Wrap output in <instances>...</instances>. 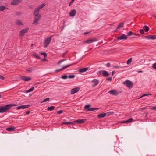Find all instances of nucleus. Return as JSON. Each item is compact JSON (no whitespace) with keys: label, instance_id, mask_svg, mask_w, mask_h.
<instances>
[{"label":"nucleus","instance_id":"1","mask_svg":"<svg viewBox=\"0 0 156 156\" xmlns=\"http://www.w3.org/2000/svg\"><path fill=\"white\" fill-rule=\"evenodd\" d=\"M52 37V36H51L45 40L44 44V48H46L50 44Z\"/></svg>","mask_w":156,"mask_h":156},{"label":"nucleus","instance_id":"2","mask_svg":"<svg viewBox=\"0 0 156 156\" xmlns=\"http://www.w3.org/2000/svg\"><path fill=\"white\" fill-rule=\"evenodd\" d=\"M9 109L7 105L1 106L0 107V113H3L6 112Z\"/></svg>","mask_w":156,"mask_h":156},{"label":"nucleus","instance_id":"3","mask_svg":"<svg viewBox=\"0 0 156 156\" xmlns=\"http://www.w3.org/2000/svg\"><path fill=\"white\" fill-rule=\"evenodd\" d=\"M123 84L129 88H131L133 85V82L129 80L125 81L123 83Z\"/></svg>","mask_w":156,"mask_h":156},{"label":"nucleus","instance_id":"4","mask_svg":"<svg viewBox=\"0 0 156 156\" xmlns=\"http://www.w3.org/2000/svg\"><path fill=\"white\" fill-rule=\"evenodd\" d=\"M90 104L85 105L84 106V108L85 110L88 111H94L96 109H98V108H90Z\"/></svg>","mask_w":156,"mask_h":156},{"label":"nucleus","instance_id":"5","mask_svg":"<svg viewBox=\"0 0 156 156\" xmlns=\"http://www.w3.org/2000/svg\"><path fill=\"white\" fill-rule=\"evenodd\" d=\"M29 30V28H26L21 30L19 34V36L20 37L24 36V34L27 32Z\"/></svg>","mask_w":156,"mask_h":156},{"label":"nucleus","instance_id":"6","mask_svg":"<svg viewBox=\"0 0 156 156\" xmlns=\"http://www.w3.org/2000/svg\"><path fill=\"white\" fill-rule=\"evenodd\" d=\"M29 106L30 105H20L17 107V109L20 110V109H24L28 108Z\"/></svg>","mask_w":156,"mask_h":156},{"label":"nucleus","instance_id":"7","mask_svg":"<svg viewBox=\"0 0 156 156\" xmlns=\"http://www.w3.org/2000/svg\"><path fill=\"white\" fill-rule=\"evenodd\" d=\"M20 79L25 81H28L31 80V78L27 76H21Z\"/></svg>","mask_w":156,"mask_h":156},{"label":"nucleus","instance_id":"8","mask_svg":"<svg viewBox=\"0 0 156 156\" xmlns=\"http://www.w3.org/2000/svg\"><path fill=\"white\" fill-rule=\"evenodd\" d=\"M73 65H74V64H69V65H67L63 66H62V69H57L56 70V71L57 72H59L61 71L63 69H65L67 68V67H68L70 66H72Z\"/></svg>","mask_w":156,"mask_h":156},{"label":"nucleus","instance_id":"9","mask_svg":"<svg viewBox=\"0 0 156 156\" xmlns=\"http://www.w3.org/2000/svg\"><path fill=\"white\" fill-rule=\"evenodd\" d=\"M97 41V40L95 38L93 39H89L87 40L86 41H85L84 43L90 44L94 42H96Z\"/></svg>","mask_w":156,"mask_h":156},{"label":"nucleus","instance_id":"10","mask_svg":"<svg viewBox=\"0 0 156 156\" xmlns=\"http://www.w3.org/2000/svg\"><path fill=\"white\" fill-rule=\"evenodd\" d=\"M91 83L94 84L92 86L93 87H94L97 86L99 83V80L97 79H94L93 80L91 81Z\"/></svg>","mask_w":156,"mask_h":156},{"label":"nucleus","instance_id":"11","mask_svg":"<svg viewBox=\"0 0 156 156\" xmlns=\"http://www.w3.org/2000/svg\"><path fill=\"white\" fill-rule=\"evenodd\" d=\"M80 89V88L78 87H76L72 89L71 91V93L72 94H73L75 93L78 92Z\"/></svg>","mask_w":156,"mask_h":156},{"label":"nucleus","instance_id":"12","mask_svg":"<svg viewBox=\"0 0 156 156\" xmlns=\"http://www.w3.org/2000/svg\"><path fill=\"white\" fill-rule=\"evenodd\" d=\"M108 93L110 94L114 95H117L118 94V92L115 90H113L108 91Z\"/></svg>","mask_w":156,"mask_h":156},{"label":"nucleus","instance_id":"13","mask_svg":"<svg viewBox=\"0 0 156 156\" xmlns=\"http://www.w3.org/2000/svg\"><path fill=\"white\" fill-rule=\"evenodd\" d=\"M117 39L118 40H126L127 39V37L126 36L125 34H123L122 35L120 36L119 37H117Z\"/></svg>","mask_w":156,"mask_h":156},{"label":"nucleus","instance_id":"14","mask_svg":"<svg viewBox=\"0 0 156 156\" xmlns=\"http://www.w3.org/2000/svg\"><path fill=\"white\" fill-rule=\"evenodd\" d=\"M144 37L149 39H156V35H149L145 36Z\"/></svg>","mask_w":156,"mask_h":156},{"label":"nucleus","instance_id":"15","mask_svg":"<svg viewBox=\"0 0 156 156\" xmlns=\"http://www.w3.org/2000/svg\"><path fill=\"white\" fill-rule=\"evenodd\" d=\"M102 72V75L104 77L108 76L109 74V73L106 71L103 70L102 71H99V72Z\"/></svg>","mask_w":156,"mask_h":156},{"label":"nucleus","instance_id":"16","mask_svg":"<svg viewBox=\"0 0 156 156\" xmlns=\"http://www.w3.org/2000/svg\"><path fill=\"white\" fill-rule=\"evenodd\" d=\"M21 0H13L11 3V4L12 5H15L18 4L20 2Z\"/></svg>","mask_w":156,"mask_h":156},{"label":"nucleus","instance_id":"17","mask_svg":"<svg viewBox=\"0 0 156 156\" xmlns=\"http://www.w3.org/2000/svg\"><path fill=\"white\" fill-rule=\"evenodd\" d=\"M86 119H83L80 120H76L74 121V122L77 123L78 124H82L83 123L86 121Z\"/></svg>","mask_w":156,"mask_h":156},{"label":"nucleus","instance_id":"18","mask_svg":"<svg viewBox=\"0 0 156 156\" xmlns=\"http://www.w3.org/2000/svg\"><path fill=\"white\" fill-rule=\"evenodd\" d=\"M76 13V11L75 9H73L69 13V15L71 17H74Z\"/></svg>","mask_w":156,"mask_h":156},{"label":"nucleus","instance_id":"19","mask_svg":"<svg viewBox=\"0 0 156 156\" xmlns=\"http://www.w3.org/2000/svg\"><path fill=\"white\" fill-rule=\"evenodd\" d=\"M40 10V9L38 7L36 8L34 12V15H39L38 12Z\"/></svg>","mask_w":156,"mask_h":156},{"label":"nucleus","instance_id":"20","mask_svg":"<svg viewBox=\"0 0 156 156\" xmlns=\"http://www.w3.org/2000/svg\"><path fill=\"white\" fill-rule=\"evenodd\" d=\"M15 129V128L14 127L12 126L6 128V130L12 132Z\"/></svg>","mask_w":156,"mask_h":156},{"label":"nucleus","instance_id":"21","mask_svg":"<svg viewBox=\"0 0 156 156\" xmlns=\"http://www.w3.org/2000/svg\"><path fill=\"white\" fill-rule=\"evenodd\" d=\"M106 116L105 113H101L98 115V118H104Z\"/></svg>","mask_w":156,"mask_h":156},{"label":"nucleus","instance_id":"22","mask_svg":"<svg viewBox=\"0 0 156 156\" xmlns=\"http://www.w3.org/2000/svg\"><path fill=\"white\" fill-rule=\"evenodd\" d=\"M88 69L87 67L84 68L83 69H80L79 70V72L81 73L84 72L88 70Z\"/></svg>","mask_w":156,"mask_h":156},{"label":"nucleus","instance_id":"23","mask_svg":"<svg viewBox=\"0 0 156 156\" xmlns=\"http://www.w3.org/2000/svg\"><path fill=\"white\" fill-rule=\"evenodd\" d=\"M133 119L132 118H131L128 119L127 120H125L122 122V123H127L128 122H130L133 121Z\"/></svg>","mask_w":156,"mask_h":156},{"label":"nucleus","instance_id":"24","mask_svg":"<svg viewBox=\"0 0 156 156\" xmlns=\"http://www.w3.org/2000/svg\"><path fill=\"white\" fill-rule=\"evenodd\" d=\"M114 113V112L113 111H109L105 113V114L106 115L109 116L113 115Z\"/></svg>","mask_w":156,"mask_h":156},{"label":"nucleus","instance_id":"25","mask_svg":"<svg viewBox=\"0 0 156 156\" xmlns=\"http://www.w3.org/2000/svg\"><path fill=\"white\" fill-rule=\"evenodd\" d=\"M55 108L54 106H51L50 107H48L47 108V110L48 111H52Z\"/></svg>","mask_w":156,"mask_h":156},{"label":"nucleus","instance_id":"26","mask_svg":"<svg viewBox=\"0 0 156 156\" xmlns=\"http://www.w3.org/2000/svg\"><path fill=\"white\" fill-rule=\"evenodd\" d=\"M7 9H8V8H7L4 6H0V11H3Z\"/></svg>","mask_w":156,"mask_h":156},{"label":"nucleus","instance_id":"27","mask_svg":"<svg viewBox=\"0 0 156 156\" xmlns=\"http://www.w3.org/2000/svg\"><path fill=\"white\" fill-rule=\"evenodd\" d=\"M16 24L17 25H23V24L22 23L21 21L19 20H17L16 21Z\"/></svg>","mask_w":156,"mask_h":156},{"label":"nucleus","instance_id":"28","mask_svg":"<svg viewBox=\"0 0 156 156\" xmlns=\"http://www.w3.org/2000/svg\"><path fill=\"white\" fill-rule=\"evenodd\" d=\"M74 123L73 122H63L62 123V124H64V125H69V124H74Z\"/></svg>","mask_w":156,"mask_h":156},{"label":"nucleus","instance_id":"29","mask_svg":"<svg viewBox=\"0 0 156 156\" xmlns=\"http://www.w3.org/2000/svg\"><path fill=\"white\" fill-rule=\"evenodd\" d=\"M35 16L34 19H38L40 20L41 17V16L40 14L37 15H34Z\"/></svg>","mask_w":156,"mask_h":156},{"label":"nucleus","instance_id":"30","mask_svg":"<svg viewBox=\"0 0 156 156\" xmlns=\"http://www.w3.org/2000/svg\"><path fill=\"white\" fill-rule=\"evenodd\" d=\"M39 20L38 19H34V21L33 24H36L37 25L38 24V22Z\"/></svg>","mask_w":156,"mask_h":156},{"label":"nucleus","instance_id":"31","mask_svg":"<svg viewBox=\"0 0 156 156\" xmlns=\"http://www.w3.org/2000/svg\"><path fill=\"white\" fill-rule=\"evenodd\" d=\"M124 25V23L123 22L122 23H121L118 25L117 27V29H119L120 28L122 27Z\"/></svg>","mask_w":156,"mask_h":156},{"label":"nucleus","instance_id":"32","mask_svg":"<svg viewBox=\"0 0 156 156\" xmlns=\"http://www.w3.org/2000/svg\"><path fill=\"white\" fill-rule=\"evenodd\" d=\"M34 87H31L30 89L27 90L26 93H28L33 91L34 90Z\"/></svg>","mask_w":156,"mask_h":156},{"label":"nucleus","instance_id":"33","mask_svg":"<svg viewBox=\"0 0 156 156\" xmlns=\"http://www.w3.org/2000/svg\"><path fill=\"white\" fill-rule=\"evenodd\" d=\"M8 105V107L9 108V109H10L12 107V106H16L17 105H16L15 104H8L7 105Z\"/></svg>","mask_w":156,"mask_h":156},{"label":"nucleus","instance_id":"34","mask_svg":"<svg viewBox=\"0 0 156 156\" xmlns=\"http://www.w3.org/2000/svg\"><path fill=\"white\" fill-rule=\"evenodd\" d=\"M45 5V3H43L39 6L38 8L41 9L42 8H43L44 7Z\"/></svg>","mask_w":156,"mask_h":156},{"label":"nucleus","instance_id":"35","mask_svg":"<svg viewBox=\"0 0 156 156\" xmlns=\"http://www.w3.org/2000/svg\"><path fill=\"white\" fill-rule=\"evenodd\" d=\"M132 58H129L127 61V62H126L127 64L128 65L129 64L132 62Z\"/></svg>","mask_w":156,"mask_h":156},{"label":"nucleus","instance_id":"36","mask_svg":"<svg viewBox=\"0 0 156 156\" xmlns=\"http://www.w3.org/2000/svg\"><path fill=\"white\" fill-rule=\"evenodd\" d=\"M133 34V33L131 31H129L127 33V35L129 36H130L132 35Z\"/></svg>","mask_w":156,"mask_h":156},{"label":"nucleus","instance_id":"37","mask_svg":"<svg viewBox=\"0 0 156 156\" xmlns=\"http://www.w3.org/2000/svg\"><path fill=\"white\" fill-rule=\"evenodd\" d=\"M144 27L146 28V29H145V30L146 32H147L149 30V28L147 26H144Z\"/></svg>","mask_w":156,"mask_h":156},{"label":"nucleus","instance_id":"38","mask_svg":"<svg viewBox=\"0 0 156 156\" xmlns=\"http://www.w3.org/2000/svg\"><path fill=\"white\" fill-rule=\"evenodd\" d=\"M66 60V59H62V60H60V61H59V62H58V65L60 64V63H61L62 62H63L64 61Z\"/></svg>","mask_w":156,"mask_h":156},{"label":"nucleus","instance_id":"39","mask_svg":"<svg viewBox=\"0 0 156 156\" xmlns=\"http://www.w3.org/2000/svg\"><path fill=\"white\" fill-rule=\"evenodd\" d=\"M61 78L62 79H65L67 78H68V76L66 75H64L62 76Z\"/></svg>","mask_w":156,"mask_h":156},{"label":"nucleus","instance_id":"40","mask_svg":"<svg viewBox=\"0 0 156 156\" xmlns=\"http://www.w3.org/2000/svg\"><path fill=\"white\" fill-rule=\"evenodd\" d=\"M151 94H144V95H142L139 98H141L142 97H143L145 96H147L149 95H151Z\"/></svg>","mask_w":156,"mask_h":156},{"label":"nucleus","instance_id":"41","mask_svg":"<svg viewBox=\"0 0 156 156\" xmlns=\"http://www.w3.org/2000/svg\"><path fill=\"white\" fill-rule=\"evenodd\" d=\"M75 76L74 75H70L68 76V78L70 79L74 78H75Z\"/></svg>","mask_w":156,"mask_h":156},{"label":"nucleus","instance_id":"42","mask_svg":"<svg viewBox=\"0 0 156 156\" xmlns=\"http://www.w3.org/2000/svg\"><path fill=\"white\" fill-rule=\"evenodd\" d=\"M49 99H50L49 98H46L45 99H44L43 101H42L41 102V103H43L44 102H45L48 101L49 100Z\"/></svg>","mask_w":156,"mask_h":156},{"label":"nucleus","instance_id":"43","mask_svg":"<svg viewBox=\"0 0 156 156\" xmlns=\"http://www.w3.org/2000/svg\"><path fill=\"white\" fill-rule=\"evenodd\" d=\"M75 0H71V2L69 4V6H70L74 2Z\"/></svg>","mask_w":156,"mask_h":156},{"label":"nucleus","instance_id":"44","mask_svg":"<svg viewBox=\"0 0 156 156\" xmlns=\"http://www.w3.org/2000/svg\"><path fill=\"white\" fill-rule=\"evenodd\" d=\"M112 67L114 69H117V68H121V67L119 66H112Z\"/></svg>","mask_w":156,"mask_h":156},{"label":"nucleus","instance_id":"45","mask_svg":"<svg viewBox=\"0 0 156 156\" xmlns=\"http://www.w3.org/2000/svg\"><path fill=\"white\" fill-rule=\"evenodd\" d=\"M152 67L156 69V62L153 64Z\"/></svg>","mask_w":156,"mask_h":156},{"label":"nucleus","instance_id":"46","mask_svg":"<svg viewBox=\"0 0 156 156\" xmlns=\"http://www.w3.org/2000/svg\"><path fill=\"white\" fill-rule=\"evenodd\" d=\"M33 56L36 58H39V56H38L36 54H33Z\"/></svg>","mask_w":156,"mask_h":156},{"label":"nucleus","instance_id":"47","mask_svg":"<svg viewBox=\"0 0 156 156\" xmlns=\"http://www.w3.org/2000/svg\"><path fill=\"white\" fill-rule=\"evenodd\" d=\"M41 54L44 55V57H46L47 55L46 53L45 52H42Z\"/></svg>","mask_w":156,"mask_h":156},{"label":"nucleus","instance_id":"48","mask_svg":"<svg viewBox=\"0 0 156 156\" xmlns=\"http://www.w3.org/2000/svg\"><path fill=\"white\" fill-rule=\"evenodd\" d=\"M0 79L3 80H5V78L3 76L0 75Z\"/></svg>","mask_w":156,"mask_h":156},{"label":"nucleus","instance_id":"49","mask_svg":"<svg viewBox=\"0 0 156 156\" xmlns=\"http://www.w3.org/2000/svg\"><path fill=\"white\" fill-rule=\"evenodd\" d=\"M140 32L142 34H143L144 32V31L143 29H141L140 30Z\"/></svg>","mask_w":156,"mask_h":156},{"label":"nucleus","instance_id":"50","mask_svg":"<svg viewBox=\"0 0 156 156\" xmlns=\"http://www.w3.org/2000/svg\"><path fill=\"white\" fill-rule=\"evenodd\" d=\"M63 112V111L62 110H60L57 112V113L58 114H60L62 113Z\"/></svg>","mask_w":156,"mask_h":156},{"label":"nucleus","instance_id":"51","mask_svg":"<svg viewBox=\"0 0 156 156\" xmlns=\"http://www.w3.org/2000/svg\"><path fill=\"white\" fill-rule=\"evenodd\" d=\"M107 67H109L110 66V63H108L105 65Z\"/></svg>","mask_w":156,"mask_h":156},{"label":"nucleus","instance_id":"52","mask_svg":"<svg viewBox=\"0 0 156 156\" xmlns=\"http://www.w3.org/2000/svg\"><path fill=\"white\" fill-rule=\"evenodd\" d=\"M133 35L135 36H140V34H136L135 33H133Z\"/></svg>","mask_w":156,"mask_h":156},{"label":"nucleus","instance_id":"53","mask_svg":"<svg viewBox=\"0 0 156 156\" xmlns=\"http://www.w3.org/2000/svg\"><path fill=\"white\" fill-rule=\"evenodd\" d=\"M151 109L154 111H156V106L153 107L151 108Z\"/></svg>","mask_w":156,"mask_h":156},{"label":"nucleus","instance_id":"54","mask_svg":"<svg viewBox=\"0 0 156 156\" xmlns=\"http://www.w3.org/2000/svg\"><path fill=\"white\" fill-rule=\"evenodd\" d=\"M90 34V32H85L84 33V34H85V35H87V34Z\"/></svg>","mask_w":156,"mask_h":156},{"label":"nucleus","instance_id":"55","mask_svg":"<svg viewBox=\"0 0 156 156\" xmlns=\"http://www.w3.org/2000/svg\"><path fill=\"white\" fill-rule=\"evenodd\" d=\"M30 111H27V112H26V114L27 115H28L29 114V113H30Z\"/></svg>","mask_w":156,"mask_h":156},{"label":"nucleus","instance_id":"56","mask_svg":"<svg viewBox=\"0 0 156 156\" xmlns=\"http://www.w3.org/2000/svg\"><path fill=\"white\" fill-rule=\"evenodd\" d=\"M108 79L109 81H111L112 80V78L111 77H109Z\"/></svg>","mask_w":156,"mask_h":156},{"label":"nucleus","instance_id":"57","mask_svg":"<svg viewBox=\"0 0 156 156\" xmlns=\"http://www.w3.org/2000/svg\"><path fill=\"white\" fill-rule=\"evenodd\" d=\"M114 73H115V71H112V75H113L114 74Z\"/></svg>","mask_w":156,"mask_h":156},{"label":"nucleus","instance_id":"58","mask_svg":"<svg viewBox=\"0 0 156 156\" xmlns=\"http://www.w3.org/2000/svg\"><path fill=\"white\" fill-rule=\"evenodd\" d=\"M142 72H143L142 71H140L138 72V73H142Z\"/></svg>","mask_w":156,"mask_h":156},{"label":"nucleus","instance_id":"59","mask_svg":"<svg viewBox=\"0 0 156 156\" xmlns=\"http://www.w3.org/2000/svg\"><path fill=\"white\" fill-rule=\"evenodd\" d=\"M32 70L31 69H29L28 70V71H31Z\"/></svg>","mask_w":156,"mask_h":156},{"label":"nucleus","instance_id":"60","mask_svg":"<svg viewBox=\"0 0 156 156\" xmlns=\"http://www.w3.org/2000/svg\"><path fill=\"white\" fill-rule=\"evenodd\" d=\"M145 109V108H142V109H143V110H144Z\"/></svg>","mask_w":156,"mask_h":156},{"label":"nucleus","instance_id":"61","mask_svg":"<svg viewBox=\"0 0 156 156\" xmlns=\"http://www.w3.org/2000/svg\"><path fill=\"white\" fill-rule=\"evenodd\" d=\"M153 16L156 19V16Z\"/></svg>","mask_w":156,"mask_h":156},{"label":"nucleus","instance_id":"62","mask_svg":"<svg viewBox=\"0 0 156 156\" xmlns=\"http://www.w3.org/2000/svg\"><path fill=\"white\" fill-rule=\"evenodd\" d=\"M1 98V95H0V98Z\"/></svg>","mask_w":156,"mask_h":156},{"label":"nucleus","instance_id":"63","mask_svg":"<svg viewBox=\"0 0 156 156\" xmlns=\"http://www.w3.org/2000/svg\"><path fill=\"white\" fill-rule=\"evenodd\" d=\"M33 44H31V46H33Z\"/></svg>","mask_w":156,"mask_h":156}]
</instances>
